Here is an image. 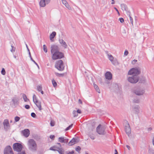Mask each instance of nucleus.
I'll return each instance as SVG.
<instances>
[{
  "instance_id": "obj_1",
  "label": "nucleus",
  "mask_w": 154,
  "mask_h": 154,
  "mask_svg": "<svg viewBox=\"0 0 154 154\" xmlns=\"http://www.w3.org/2000/svg\"><path fill=\"white\" fill-rule=\"evenodd\" d=\"M141 69L139 67H135L131 69L128 72V74L131 76L127 77L128 82L132 84H136L139 80V75L140 74Z\"/></svg>"
},
{
  "instance_id": "obj_2",
  "label": "nucleus",
  "mask_w": 154,
  "mask_h": 154,
  "mask_svg": "<svg viewBox=\"0 0 154 154\" xmlns=\"http://www.w3.org/2000/svg\"><path fill=\"white\" fill-rule=\"evenodd\" d=\"M50 48L52 60H55L64 57L63 54L59 51V48L57 45H51Z\"/></svg>"
},
{
  "instance_id": "obj_3",
  "label": "nucleus",
  "mask_w": 154,
  "mask_h": 154,
  "mask_svg": "<svg viewBox=\"0 0 154 154\" xmlns=\"http://www.w3.org/2000/svg\"><path fill=\"white\" fill-rule=\"evenodd\" d=\"M29 149L32 151H35L37 149V144L35 141L32 139H29L27 142Z\"/></svg>"
},
{
  "instance_id": "obj_4",
  "label": "nucleus",
  "mask_w": 154,
  "mask_h": 154,
  "mask_svg": "<svg viewBox=\"0 0 154 154\" xmlns=\"http://www.w3.org/2000/svg\"><path fill=\"white\" fill-rule=\"evenodd\" d=\"M131 92L138 96L143 95L145 93V90L139 87H135L131 90Z\"/></svg>"
},
{
  "instance_id": "obj_5",
  "label": "nucleus",
  "mask_w": 154,
  "mask_h": 154,
  "mask_svg": "<svg viewBox=\"0 0 154 154\" xmlns=\"http://www.w3.org/2000/svg\"><path fill=\"white\" fill-rule=\"evenodd\" d=\"M55 67L59 70L63 71L64 68L63 61L61 60L57 61L55 64Z\"/></svg>"
},
{
  "instance_id": "obj_6",
  "label": "nucleus",
  "mask_w": 154,
  "mask_h": 154,
  "mask_svg": "<svg viewBox=\"0 0 154 154\" xmlns=\"http://www.w3.org/2000/svg\"><path fill=\"white\" fill-rule=\"evenodd\" d=\"M105 129L106 127L100 124L97 128L96 131L99 134L104 135L106 133Z\"/></svg>"
},
{
  "instance_id": "obj_7",
  "label": "nucleus",
  "mask_w": 154,
  "mask_h": 154,
  "mask_svg": "<svg viewBox=\"0 0 154 154\" xmlns=\"http://www.w3.org/2000/svg\"><path fill=\"white\" fill-rule=\"evenodd\" d=\"M33 100L34 103L36 105L39 110L41 111L42 110L41 106V101L38 100L37 99L36 96L34 94L33 96Z\"/></svg>"
},
{
  "instance_id": "obj_8",
  "label": "nucleus",
  "mask_w": 154,
  "mask_h": 154,
  "mask_svg": "<svg viewBox=\"0 0 154 154\" xmlns=\"http://www.w3.org/2000/svg\"><path fill=\"white\" fill-rule=\"evenodd\" d=\"M13 147L14 151H17L18 152L21 151L23 148L22 145L19 143H14L13 145Z\"/></svg>"
},
{
  "instance_id": "obj_9",
  "label": "nucleus",
  "mask_w": 154,
  "mask_h": 154,
  "mask_svg": "<svg viewBox=\"0 0 154 154\" xmlns=\"http://www.w3.org/2000/svg\"><path fill=\"white\" fill-rule=\"evenodd\" d=\"M4 154H14L12 149L10 146H6L4 150Z\"/></svg>"
},
{
  "instance_id": "obj_10",
  "label": "nucleus",
  "mask_w": 154,
  "mask_h": 154,
  "mask_svg": "<svg viewBox=\"0 0 154 154\" xmlns=\"http://www.w3.org/2000/svg\"><path fill=\"white\" fill-rule=\"evenodd\" d=\"M125 130L126 133L129 135V134L131 133V129L129 124L127 121L125 122Z\"/></svg>"
},
{
  "instance_id": "obj_11",
  "label": "nucleus",
  "mask_w": 154,
  "mask_h": 154,
  "mask_svg": "<svg viewBox=\"0 0 154 154\" xmlns=\"http://www.w3.org/2000/svg\"><path fill=\"white\" fill-rule=\"evenodd\" d=\"M3 125L4 129L6 131L9 129L10 127V124L8 119H5L3 122Z\"/></svg>"
},
{
  "instance_id": "obj_12",
  "label": "nucleus",
  "mask_w": 154,
  "mask_h": 154,
  "mask_svg": "<svg viewBox=\"0 0 154 154\" xmlns=\"http://www.w3.org/2000/svg\"><path fill=\"white\" fill-rule=\"evenodd\" d=\"M59 42L61 46L64 49L67 48L68 45L66 42L63 39H60Z\"/></svg>"
},
{
  "instance_id": "obj_13",
  "label": "nucleus",
  "mask_w": 154,
  "mask_h": 154,
  "mask_svg": "<svg viewBox=\"0 0 154 154\" xmlns=\"http://www.w3.org/2000/svg\"><path fill=\"white\" fill-rule=\"evenodd\" d=\"M140 107L138 105H136L133 107L132 110L134 113L138 114L140 112Z\"/></svg>"
},
{
  "instance_id": "obj_14",
  "label": "nucleus",
  "mask_w": 154,
  "mask_h": 154,
  "mask_svg": "<svg viewBox=\"0 0 154 154\" xmlns=\"http://www.w3.org/2000/svg\"><path fill=\"white\" fill-rule=\"evenodd\" d=\"M112 75L111 72H106L105 74V77L106 79L108 80H110L112 79Z\"/></svg>"
},
{
  "instance_id": "obj_15",
  "label": "nucleus",
  "mask_w": 154,
  "mask_h": 154,
  "mask_svg": "<svg viewBox=\"0 0 154 154\" xmlns=\"http://www.w3.org/2000/svg\"><path fill=\"white\" fill-rule=\"evenodd\" d=\"M22 133L25 137H28L30 134L29 131L28 129H25L22 131Z\"/></svg>"
},
{
  "instance_id": "obj_16",
  "label": "nucleus",
  "mask_w": 154,
  "mask_h": 154,
  "mask_svg": "<svg viewBox=\"0 0 154 154\" xmlns=\"http://www.w3.org/2000/svg\"><path fill=\"white\" fill-rule=\"evenodd\" d=\"M62 3L69 10H71V8L70 6L68 4L66 0H61Z\"/></svg>"
},
{
  "instance_id": "obj_17",
  "label": "nucleus",
  "mask_w": 154,
  "mask_h": 154,
  "mask_svg": "<svg viewBox=\"0 0 154 154\" xmlns=\"http://www.w3.org/2000/svg\"><path fill=\"white\" fill-rule=\"evenodd\" d=\"M12 101L14 105L18 104V98L16 97H14L12 99Z\"/></svg>"
},
{
  "instance_id": "obj_18",
  "label": "nucleus",
  "mask_w": 154,
  "mask_h": 154,
  "mask_svg": "<svg viewBox=\"0 0 154 154\" xmlns=\"http://www.w3.org/2000/svg\"><path fill=\"white\" fill-rule=\"evenodd\" d=\"M77 142V139H75V138H73L69 142V144L70 146H72V145H73L74 144H75Z\"/></svg>"
},
{
  "instance_id": "obj_19",
  "label": "nucleus",
  "mask_w": 154,
  "mask_h": 154,
  "mask_svg": "<svg viewBox=\"0 0 154 154\" xmlns=\"http://www.w3.org/2000/svg\"><path fill=\"white\" fill-rule=\"evenodd\" d=\"M56 35V32H53L50 35V40L52 41V39L54 38Z\"/></svg>"
},
{
  "instance_id": "obj_20",
  "label": "nucleus",
  "mask_w": 154,
  "mask_h": 154,
  "mask_svg": "<svg viewBox=\"0 0 154 154\" xmlns=\"http://www.w3.org/2000/svg\"><path fill=\"white\" fill-rule=\"evenodd\" d=\"M107 56L109 58V60L110 61L111 63L113 64H115V63L114 62L113 59L114 58L111 55H110L109 54H107Z\"/></svg>"
},
{
  "instance_id": "obj_21",
  "label": "nucleus",
  "mask_w": 154,
  "mask_h": 154,
  "mask_svg": "<svg viewBox=\"0 0 154 154\" xmlns=\"http://www.w3.org/2000/svg\"><path fill=\"white\" fill-rule=\"evenodd\" d=\"M46 4L45 0H41L39 3L41 7H44L45 6Z\"/></svg>"
},
{
  "instance_id": "obj_22",
  "label": "nucleus",
  "mask_w": 154,
  "mask_h": 154,
  "mask_svg": "<svg viewBox=\"0 0 154 154\" xmlns=\"http://www.w3.org/2000/svg\"><path fill=\"white\" fill-rule=\"evenodd\" d=\"M58 149L57 151L60 154H64V150L62 148L57 147Z\"/></svg>"
},
{
  "instance_id": "obj_23",
  "label": "nucleus",
  "mask_w": 154,
  "mask_h": 154,
  "mask_svg": "<svg viewBox=\"0 0 154 154\" xmlns=\"http://www.w3.org/2000/svg\"><path fill=\"white\" fill-rule=\"evenodd\" d=\"M93 85L94 88L96 91L98 93H100V91L97 85L94 83Z\"/></svg>"
},
{
  "instance_id": "obj_24",
  "label": "nucleus",
  "mask_w": 154,
  "mask_h": 154,
  "mask_svg": "<svg viewBox=\"0 0 154 154\" xmlns=\"http://www.w3.org/2000/svg\"><path fill=\"white\" fill-rule=\"evenodd\" d=\"M121 7L122 9L123 10H125L126 11H127V7L126 5L124 4H122L121 5Z\"/></svg>"
},
{
  "instance_id": "obj_25",
  "label": "nucleus",
  "mask_w": 154,
  "mask_h": 154,
  "mask_svg": "<svg viewBox=\"0 0 154 154\" xmlns=\"http://www.w3.org/2000/svg\"><path fill=\"white\" fill-rule=\"evenodd\" d=\"M133 102L134 103H138L140 102V99L137 98H134Z\"/></svg>"
},
{
  "instance_id": "obj_26",
  "label": "nucleus",
  "mask_w": 154,
  "mask_h": 154,
  "mask_svg": "<svg viewBox=\"0 0 154 154\" xmlns=\"http://www.w3.org/2000/svg\"><path fill=\"white\" fill-rule=\"evenodd\" d=\"M140 82L142 83L145 84L146 83V80L145 78L143 77L140 80Z\"/></svg>"
},
{
  "instance_id": "obj_27",
  "label": "nucleus",
  "mask_w": 154,
  "mask_h": 154,
  "mask_svg": "<svg viewBox=\"0 0 154 154\" xmlns=\"http://www.w3.org/2000/svg\"><path fill=\"white\" fill-rule=\"evenodd\" d=\"M23 99L25 102H27L29 100L27 98L26 95L25 94H23Z\"/></svg>"
},
{
  "instance_id": "obj_28",
  "label": "nucleus",
  "mask_w": 154,
  "mask_h": 154,
  "mask_svg": "<svg viewBox=\"0 0 154 154\" xmlns=\"http://www.w3.org/2000/svg\"><path fill=\"white\" fill-rule=\"evenodd\" d=\"M64 137H60L58 138L59 141L61 143H64Z\"/></svg>"
},
{
  "instance_id": "obj_29",
  "label": "nucleus",
  "mask_w": 154,
  "mask_h": 154,
  "mask_svg": "<svg viewBox=\"0 0 154 154\" xmlns=\"http://www.w3.org/2000/svg\"><path fill=\"white\" fill-rule=\"evenodd\" d=\"M57 147L56 146H54L52 147H51L50 148V150H53V151H57L58 149L57 148Z\"/></svg>"
},
{
  "instance_id": "obj_30",
  "label": "nucleus",
  "mask_w": 154,
  "mask_h": 154,
  "mask_svg": "<svg viewBox=\"0 0 154 154\" xmlns=\"http://www.w3.org/2000/svg\"><path fill=\"white\" fill-rule=\"evenodd\" d=\"M43 49L44 51L45 52L47 53L48 51V49L47 48V47L45 45H44L43 46Z\"/></svg>"
},
{
  "instance_id": "obj_31",
  "label": "nucleus",
  "mask_w": 154,
  "mask_h": 154,
  "mask_svg": "<svg viewBox=\"0 0 154 154\" xmlns=\"http://www.w3.org/2000/svg\"><path fill=\"white\" fill-rule=\"evenodd\" d=\"M52 83L54 87H56L57 85V83L56 81L54 80V79H53L52 80Z\"/></svg>"
},
{
  "instance_id": "obj_32",
  "label": "nucleus",
  "mask_w": 154,
  "mask_h": 154,
  "mask_svg": "<svg viewBox=\"0 0 154 154\" xmlns=\"http://www.w3.org/2000/svg\"><path fill=\"white\" fill-rule=\"evenodd\" d=\"M37 90L40 92L42 90V87L41 85H39L37 86Z\"/></svg>"
},
{
  "instance_id": "obj_33",
  "label": "nucleus",
  "mask_w": 154,
  "mask_h": 154,
  "mask_svg": "<svg viewBox=\"0 0 154 154\" xmlns=\"http://www.w3.org/2000/svg\"><path fill=\"white\" fill-rule=\"evenodd\" d=\"M72 114L74 117H75L78 116V113L76 111L74 110L73 111Z\"/></svg>"
},
{
  "instance_id": "obj_34",
  "label": "nucleus",
  "mask_w": 154,
  "mask_h": 154,
  "mask_svg": "<svg viewBox=\"0 0 154 154\" xmlns=\"http://www.w3.org/2000/svg\"><path fill=\"white\" fill-rule=\"evenodd\" d=\"M1 72L2 75H5V74L6 72L4 68H2Z\"/></svg>"
},
{
  "instance_id": "obj_35",
  "label": "nucleus",
  "mask_w": 154,
  "mask_h": 154,
  "mask_svg": "<svg viewBox=\"0 0 154 154\" xmlns=\"http://www.w3.org/2000/svg\"><path fill=\"white\" fill-rule=\"evenodd\" d=\"M129 16L130 18V20L131 23L132 25H133V20L130 14H129Z\"/></svg>"
},
{
  "instance_id": "obj_36",
  "label": "nucleus",
  "mask_w": 154,
  "mask_h": 154,
  "mask_svg": "<svg viewBox=\"0 0 154 154\" xmlns=\"http://www.w3.org/2000/svg\"><path fill=\"white\" fill-rule=\"evenodd\" d=\"M91 50L96 54H99V52L95 48H91Z\"/></svg>"
},
{
  "instance_id": "obj_37",
  "label": "nucleus",
  "mask_w": 154,
  "mask_h": 154,
  "mask_svg": "<svg viewBox=\"0 0 154 154\" xmlns=\"http://www.w3.org/2000/svg\"><path fill=\"white\" fill-rule=\"evenodd\" d=\"M20 119V118L18 116H16L14 118L15 122H17Z\"/></svg>"
},
{
  "instance_id": "obj_38",
  "label": "nucleus",
  "mask_w": 154,
  "mask_h": 154,
  "mask_svg": "<svg viewBox=\"0 0 154 154\" xmlns=\"http://www.w3.org/2000/svg\"><path fill=\"white\" fill-rule=\"evenodd\" d=\"M73 125V124H71L70 125L69 127H67L65 129V131H67L69 130L70 128H71L72 127Z\"/></svg>"
},
{
  "instance_id": "obj_39",
  "label": "nucleus",
  "mask_w": 154,
  "mask_h": 154,
  "mask_svg": "<svg viewBox=\"0 0 154 154\" xmlns=\"http://www.w3.org/2000/svg\"><path fill=\"white\" fill-rule=\"evenodd\" d=\"M81 148L79 146H78L75 149V150L78 152H79L81 150Z\"/></svg>"
},
{
  "instance_id": "obj_40",
  "label": "nucleus",
  "mask_w": 154,
  "mask_h": 154,
  "mask_svg": "<svg viewBox=\"0 0 154 154\" xmlns=\"http://www.w3.org/2000/svg\"><path fill=\"white\" fill-rule=\"evenodd\" d=\"M50 125L51 126H54L55 125L54 122L53 121H51L50 123Z\"/></svg>"
},
{
  "instance_id": "obj_41",
  "label": "nucleus",
  "mask_w": 154,
  "mask_h": 154,
  "mask_svg": "<svg viewBox=\"0 0 154 154\" xmlns=\"http://www.w3.org/2000/svg\"><path fill=\"white\" fill-rule=\"evenodd\" d=\"M31 116L33 118H35L36 117V115L34 112H32L31 113Z\"/></svg>"
},
{
  "instance_id": "obj_42",
  "label": "nucleus",
  "mask_w": 154,
  "mask_h": 154,
  "mask_svg": "<svg viewBox=\"0 0 154 154\" xmlns=\"http://www.w3.org/2000/svg\"><path fill=\"white\" fill-rule=\"evenodd\" d=\"M119 20L120 21L121 23H123L124 22V20L122 18H119Z\"/></svg>"
},
{
  "instance_id": "obj_43",
  "label": "nucleus",
  "mask_w": 154,
  "mask_h": 154,
  "mask_svg": "<svg viewBox=\"0 0 154 154\" xmlns=\"http://www.w3.org/2000/svg\"><path fill=\"white\" fill-rule=\"evenodd\" d=\"M66 153L67 154H75L74 152L73 151H72L71 152H66Z\"/></svg>"
},
{
  "instance_id": "obj_44",
  "label": "nucleus",
  "mask_w": 154,
  "mask_h": 154,
  "mask_svg": "<svg viewBox=\"0 0 154 154\" xmlns=\"http://www.w3.org/2000/svg\"><path fill=\"white\" fill-rule=\"evenodd\" d=\"M18 154H26L25 151H20L19 152H18Z\"/></svg>"
},
{
  "instance_id": "obj_45",
  "label": "nucleus",
  "mask_w": 154,
  "mask_h": 154,
  "mask_svg": "<svg viewBox=\"0 0 154 154\" xmlns=\"http://www.w3.org/2000/svg\"><path fill=\"white\" fill-rule=\"evenodd\" d=\"M25 107L26 109H29L30 108V107L29 105H26L25 106Z\"/></svg>"
},
{
  "instance_id": "obj_46",
  "label": "nucleus",
  "mask_w": 154,
  "mask_h": 154,
  "mask_svg": "<svg viewBox=\"0 0 154 154\" xmlns=\"http://www.w3.org/2000/svg\"><path fill=\"white\" fill-rule=\"evenodd\" d=\"M137 60H134L132 62V63L133 64H134L136 63L137 62Z\"/></svg>"
},
{
  "instance_id": "obj_47",
  "label": "nucleus",
  "mask_w": 154,
  "mask_h": 154,
  "mask_svg": "<svg viewBox=\"0 0 154 154\" xmlns=\"http://www.w3.org/2000/svg\"><path fill=\"white\" fill-rule=\"evenodd\" d=\"M90 137L92 139V140H94V139L95 137L93 135H90Z\"/></svg>"
},
{
  "instance_id": "obj_48",
  "label": "nucleus",
  "mask_w": 154,
  "mask_h": 154,
  "mask_svg": "<svg viewBox=\"0 0 154 154\" xmlns=\"http://www.w3.org/2000/svg\"><path fill=\"white\" fill-rule=\"evenodd\" d=\"M128 51H127L126 50L124 52V55L125 56H127L128 54Z\"/></svg>"
},
{
  "instance_id": "obj_49",
  "label": "nucleus",
  "mask_w": 154,
  "mask_h": 154,
  "mask_svg": "<svg viewBox=\"0 0 154 154\" xmlns=\"http://www.w3.org/2000/svg\"><path fill=\"white\" fill-rule=\"evenodd\" d=\"M11 47H12V49L11 50V51L12 52H13L15 51V50L13 49L14 46H13L11 45Z\"/></svg>"
},
{
  "instance_id": "obj_50",
  "label": "nucleus",
  "mask_w": 154,
  "mask_h": 154,
  "mask_svg": "<svg viewBox=\"0 0 154 154\" xmlns=\"http://www.w3.org/2000/svg\"><path fill=\"white\" fill-rule=\"evenodd\" d=\"M114 62L115 63V64H113L114 65H116L118 64V62L116 60H113Z\"/></svg>"
},
{
  "instance_id": "obj_51",
  "label": "nucleus",
  "mask_w": 154,
  "mask_h": 154,
  "mask_svg": "<svg viewBox=\"0 0 154 154\" xmlns=\"http://www.w3.org/2000/svg\"><path fill=\"white\" fill-rule=\"evenodd\" d=\"M46 3L47 4H48L50 2V0H45Z\"/></svg>"
},
{
  "instance_id": "obj_52",
  "label": "nucleus",
  "mask_w": 154,
  "mask_h": 154,
  "mask_svg": "<svg viewBox=\"0 0 154 154\" xmlns=\"http://www.w3.org/2000/svg\"><path fill=\"white\" fill-rule=\"evenodd\" d=\"M50 137L51 139H53L54 138L55 136L54 135H51Z\"/></svg>"
},
{
  "instance_id": "obj_53",
  "label": "nucleus",
  "mask_w": 154,
  "mask_h": 154,
  "mask_svg": "<svg viewBox=\"0 0 154 154\" xmlns=\"http://www.w3.org/2000/svg\"><path fill=\"white\" fill-rule=\"evenodd\" d=\"M55 74L56 75L58 76V75H60L61 76H63V74H60L57 73H55Z\"/></svg>"
},
{
  "instance_id": "obj_54",
  "label": "nucleus",
  "mask_w": 154,
  "mask_h": 154,
  "mask_svg": "<svg viewBox=\"0 0 154 154\" xmlns=\"http://www.w3.org/2000/svg\"><path fill=\"white\" fill-rule=\"evenodd\" d=\"M76 112L78 113H82L81 110L80 109H78Z\"/></svg>"
},
{
  "instance_id": "obj_55",
  "label": "nucleus",
  "mask_w": 154,
  "mask_h": 154,
  "mask_svg": "<svg viewBox=\"0 0 154 154\" xmlns=\"http://www.w3.org/2000/svg\"><path fill=\"white\" fill-rule=\"evenodd\" d=\"M64 143H66L68 142V140L67 139H64Z\"/></svg>"
},
{
  "instance_id": "obj_56",
  "label": "nucleus",
  "mask_w": 154,
  "mask_h": 154,
  "mask_svg": "<svg viewBox=\"0 0 154 154\" xmlns=\"http://www.w3.org/2000/svg\"><path fill=\"white\" fill-rule=\"evenodd\" d=\"M105 83L107 84H109V81H108V80H107V79H106V80H105Z\"/></svg>"
},
{
  "instance_id": "obj_57",
  "label": "nucleus",
  "mask_w": 154,
  "mask_h": 154,
  "mask_svg": "<svg viewBox=\"0 0 154 154\" xmlns=\"http://www.w3.org/2000/svg\"><path fill=\"white\" fill-rule=\"evenodd\" d=\"M31 60L37 66H38V64L37 63L32 59V60Z\"/></svg>"
},
{
  "instance_id": "obj_58",
  "label": "nucleus",
  "mask_w": 154,
  "mask_h": 154,
  "mask_svg": "<svg viewBox=\"0 0 154 154\" xmlns=\"http://www.w3.org/2000/svg\"><path fill=\"white\" fill-rule=\"evenodd\" d=\"M114 9L116 10V11H117L119 15V11H118V9L116 8H114Z\"/></svg>"
},
{
  "instance_id": "obj_59",
  "label": "nucleus",
  "mask_w": 154,
  "mask_h": 154,
  "mask_svg": "<svg viewBox=\"0 0 154 154\" xmlns=\"http://www.w3.org/2000/svg\"><path fill=\"white\" fill-rule=\"evenodd\" d=\"M126 146L129 150H130L131 148L128 145H127Z\"/></svg>"
},
{
  "instance_id": "obj_60",
  "label": "nucleus",
  "mask_w": 154,
  "mask_h": 154,
  "mask_svg": "<svg viewBox=\"0 0 154 154\" xmlns=\"http://www.w3.org/2000/svg\"><path fill=\"white\" fill-rule=\"evenodd\" d=\"M152 143L153 145L154 146V136L153 137L152 140Z\"/></svg>"
},
{
  "instance_id": "obj_61",
  "label": "nucleus",
  "mask_w": 154,
  "mask_h": 154,
  "mask_svg": "<svg viewBox=\"0 0 154 154\" xmlns=\"http://www.w3.org/2000/svg\"><path fill=\"white\" fill-rule=\"evenodd\" d=\"M79 103L82 104V100L80 99H79Z\"/></svg>"
},
{
  "instance_id": "obj_62",
  "label": "nucleus",
  "mask_w": 154,
  "mask_h": 154,
  "mask_svg": "<svg viewBox=\"0 0 154 154\" xmlns=\"http://www.w3.org/2000/svg\"><path fill=\"white\" fill-rule=\"evenodd\" d=\"M115 154H118V152L116 149H115Z\"/></svg>"
},
{
  "instance_id": "obj_63",
  "label": "nucleus",
  "mask_w": 154,
  "mask_h": 154,
  "mask_svg": "<svg viewBox=\"0 0 154 154\" xmlns=\"http://www.w3.org/2000/svg\"><path fill=\"white\" fill-rule=\"evenodd\" d=\"M112 2L111 3L112 4H114L115 3L114 0H111Z\"/></svg>"
},
{
  "instance_id": "obj_64",
  "label": "nucleus",
  "mask_w": 154,
  "mask_h": 154,
  "mask_svg": "<svg viewBox=\"0 0 154 154\" xmlns=\"http://www.w3.org/2000/svg\"><path fill=\"white\" fill-rule=\"evenodd\" d=\"M57 144H58L59 146L60 147V148H62L61 147V146L60 143H57Z\"/></svg>"
}]
</instances>
